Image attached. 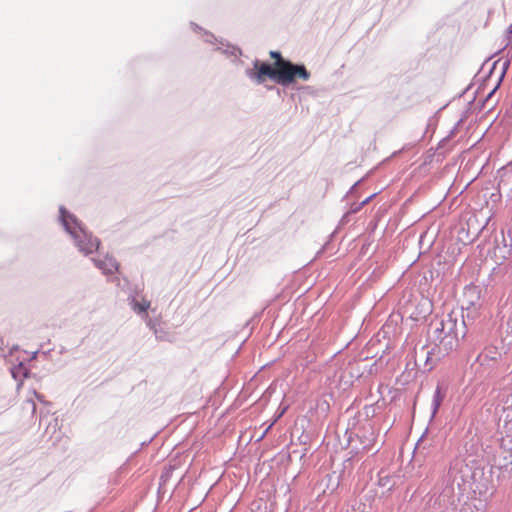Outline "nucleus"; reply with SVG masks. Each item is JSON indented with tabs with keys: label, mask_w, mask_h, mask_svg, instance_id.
Masks as SVG:
<instances>
[{
	"label": "nucleus",
	"mask_w": 512,
	"mask_h": 512,
	"mask_svg": "<svg viewBox=\"0 0 512 512\" xmlns=\"http://www.w3.org/2000/svg\"><path fill=\"white\" fill-rule=\"evenodd\" d=\"M269 55L275 60L273 65L256 60L254 68L256 72L250 74L257 82L262 83L268 77L273 79L281 85H288L294 82L297 78L304 81L310 78V73L303 65H295L292 62L283 59L278 51H270Z\"/></svg>",
	"instance_id": "nucleus-1"
},
{
	"label": "nucleus",
	"mask_w": 512,
	"mask_h": 512,
	"mask_svg": "<svg viewBox=\"0 0 512 512\" xmlns=\"http://www.w3.org/2000/svg\"><path fill=\"white\" fill-rule=\"evenodd\" d=\"M61 218L66 230L75 238L76 245L80 251H82L85 254H91L94 251L98 250L100 242L96 237L87 235L82 230L77 231L75 228L71 226V223L75 222L72 215L66 213L63 209H61Z\"/></svg>",
	"instance_id": "nucleus-2"
},
{
	"label": "nucleus",
	"mask_w": 512,
	"mask_h": 512,
	"mask_svg": "<svg viewBox=\"0 0 512 512\" xmlns=\"http://www.w3.org/2000/svg\"><path fill=\"white\" fill-rule=\"evenodd\" d=\"M441 328L435 330L436 339L439 341V349L445 353L455 350L459 344V338L456 331L453 329V324L448 322H440Z\"/></svg>",
	"instance_id": "nucleus-3"
},
{
	"label": "nucleus",
	"mask_w": 512,
	"mask_h": 512,
	"mask_svg": "<svg viewBox=\"0 0 512 512\" xmlns=\"http://www.w3.org/2000/svg\"><path fill=\"white\" fill-rule=\"evenodd\" d=\"M95 264L106 274H112L118 269L116 260L112 257H105L104 259L95 260Z\"/></svg>",
	"instance_id": "nucleus-4"
},
{
	"label": "nucleus",
	"mask_w": 512,
	"mask_h": 512,
	"mask_svg": "<svg viewBox=\"0 0 512 512\" xmlns=\"http://www.w3.org/2000/svg\"><path fill=\"white\" fill-rule=\"evenodd\" d=\"M132 308L137 314H146L147 310L150 308V302L145 299L140 302L134 301Z\"/></svg>",
	"instance_id": "nucleus-5"
},
{
	"label": "nucleus",
	"mask_w": 512,
	"mask_h": 512,
	"mask_svg": "<svg viewBox=\"0 0 512 512\" xmlns=\"http://www.w3.org/2000/svg\"><path fill=\"white\" fill-rule=\"evenodd\" d=\"M443 400V396L441 394L440 388H437L434 396V404H435V410H437Z\"/></svg>",
	"instance_id": "nucleus-6"
},
{
	"label": "nucleus",
	"mask_w": 512,
	"mask_h": 512,
	"mask_svg": "<svg viewBox=\"0 0 512 512\" xmlns=\"http://www.w3.org/2000/svg\"><path fill=\"white\" fill-rule=\"evenodd\" d=\"M443 400V396L441 394L440 388H437L434 396V404H435V410H437Z\"/></svg>",
	"instance_id": "nucleus-7"
},
{
	"label": "nucleus",
	"mask_w": 512,
	"mask_h": 512,
	"mask_svg": "<svg viewBox=\"0 0 512 512\" xmlns=\"http://www.w3.org/2000/svg\"><path fill=\"white\" fill-rule=\"evenodd\" d=\"M467 292L476 293V289L475 288H470V289L467 290Z\"/></svg>",
	"instance_id": "nucleus-8"
},
{
	"label": "nucleus",
	"mask_w": 512,
	"mask_h": 512,
	"mask_svg": "<svg viewBox=\"0 0 512 512\" xmlns=\"http://www.w3.org/2000/svg\"><path fill=\"white\" fill-rule=\"evenodd\" d=\"M509 33H512V24L508 28Z\"/></svg>",
	"instance_id": "nucleus-9"
},
{
	"label": "nucleus",
	"mask_w": 512,
	"mask_h": 512,
	"mask_svg": "<svg viewBox=\"0 0 512 512\" xmlns=\"http://www.w3.org/2000/svg\"><path fill=\"white\" fill-rule=\"evenodd\" d=\"M510 233H512V230L510 231Z\"/></svg>",
	"instance_id": "nucleus-10"
}]
</instances>
